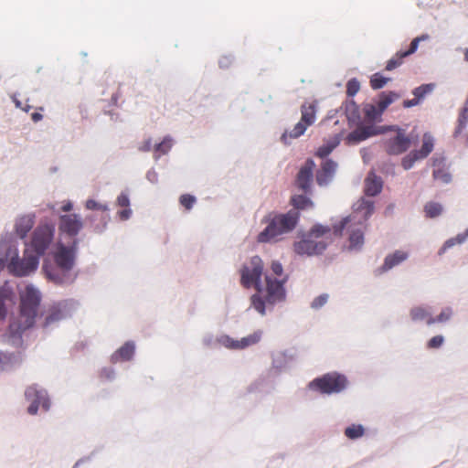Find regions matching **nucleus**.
I'll return each instance as SVG.
<instances>
[{
    "label": "nucleus",
    "instance_id": "nucleus-1",
    "mask_svg": "<svg viewBox=\"0 0 468 468\" xmlns=\"http://www.w3.org/2000/svg\"><path fill=\"white\" fill-rule=\"evenodd\" d=\"M39 303V292L32 285L26 286L20 293L19 319L9 325L10 337L21 338L22 333L34 325Z\"/></svg>",
    "mask_w": 468,
    "mask_h": 468
},
{
    "label": "nucleus",
    "instance_id": "nucleus-2",
    "mask_svg": "<svg viewBox=\"0 0 468 468\" xmlns=\"http://www.w3.org/2000/svg\"><path fill=\"white\" fill-rule=\"evenodd\" d=\"M299 213L290 210L285 214H269L263 219L266 228L259 233L257 240L261 243L276 242L284 234L291 232L296 226Z\"/></svg>",
    "mask_w": 468,
    "mask_h": 468
},
{
    "label": "nucleus",
    "instance_id": "nucleus-3",
    "mask_svg": "<svg viewBox=\"0 0 468 468\" xmlns=\"http://www.w3.org/2000/svg\"><path fill=\"white\" fill-rule=\"evenodd\" d=\"M383 148L388 155H399L406 153L411 146V139L406 131L393 125L384 129Z\"/></svg>",
    "mask_w": 468,
    "mask_h": 468
},
{
    "label": "nucleus",
    "instance_id": "nucleus-4",
    "mask_svg": "<svg viewBox=\"0 0 468 468\" xmlns=\"http://www.w3.org/2000/svg\"><path fill=\"white\" fill-rule=\"evenodd\" d=\"M356 216L345 218L338 225L334 227V234L342 236L345 229L349 232L350 249H359L364 244L365 224L361 221L356 222Z\"/></svg>",
    "mask_w": 468,
    "mask_h": 468
},
{
    "label": "nucleus",
    "instance_id": "nucleus-5",
    "mask_svg": "<svg viewBox=\"0 0 468 468\" xmlns=\"http://www.w3.org/2000/svg\"><path fill=\"white\" fill-rule=\"evenodd\" d=\"M346 385L347 379L344 375L333 372L314 378L309 383L308 387L310 389L317 390L322 394H332L341 392Z\"/></svg>",
    "mask_w": 468,
    "mask_h": 468
},
{
    "label": "nucleus",
    "instance_id": "nucleus-6",
    "mask_svg": "<svg viewBox=\"0 0 468 468\" xmlns=\"http://www.w3.org/2000/svg\"><path fill=\"white\" fill-rule=\"evenodd\" d=\"M263 271V262L259 256H254L245 263L240 270V283L245 288L254 286L259 292H262L261 277Z\"/></svg>",
    "mask_w": 468,
    "mask_h": 468
},
{
    "label": "nucleus",
    "instance_id": "nucleus-7",
    "mask_svg": "<svg viewBox=\"0 0 468 468\" xmlns=\"http://www.w3.org/2000/svg\"><path fill=\"white\" fill-rule=\"evenodd\" d=\"M301 120L297 122L292 131L285 132L282 135V140L287 144V138H298L304 133L306 129L313 125L316 120V108L313 103H304L301 107Z\"/></svg>",
    "mask_w": 468,
    "mask_h": 468
},
{
    "label": "nucleus",
    "instance_id": "nucleus-8",
    "mask_svg": "<svg viewBox=\"0 0 468 468\" xmlns=\"http://www.w3.org/2000/svg\"><path fill=\"white\" fill-rule=\"evenodd\" d=\"M38 262L39 257L29 249H27L24 252L23 259L20 260L18 257L11 259L8 264V270L14 275L23 277L35 271L38 266Z\"/></svg>",
    "mask_w": 468,
    "mask_h": 468
},
{
    "label": "nucleus",
    "instance_id": "nucleus-9",
    "mask_svg": "<svg viewBox=\"0 0 468 468\" xmlns=\"http://www.w3.org/2000/svg\"><path fill=\"white\" fill-rule=\"evenodd\" d=\"M54 238V227L39 225L33 232L30 247L37 257L43 255Z\"/></svg>",
    "mask_w": 468,
    "mask_h": 468
},
{
    "label": "nucleus",
    "instance_id": "nucleus-10",
    "mask_svg": "<svg viewBox=\"0 0 468 468\" xmlns=\"http://www.w3.org/2000/svg\"><path fill=\"white\" fill-rule=\"evenodd\" d=\"M79 239H74L70 246H66L61 242L57 244V250L54 253V261L58 268L64 271H70L76 259Z\"/></svg>",
    "mask_w": 468,
    "mask_h": 468
},
{
    "label": "nucleus",
    "instance_id": "nucleus-11",
    "mask_svg": "<svg viewBox=\"0 0 468 468\" xmlns=\"http://www.w3.org/2000/svg\"><path fill=\"white\" fill-rule=\"evenodd\" d=\"M26 399L30 402L27 412L31 415L37 414L41 406L45 410L49 409L50 403L47 392L36 386L28 387L25 391Z\"/></svg>",
    "mask_w": 468,
    "mask_h": 468
},
{
    "label": "nucleus",
    "instance_id": "nucleus-12",
    "mask_svg": "<svg viewBox=\"0 0 468 468\" xmlns=\"http://www.w3.org/2000/svg\"><path fill=\"white\" fill-rule=\"evenodd\" d=\"M327 247L323 240H316L308 234L303 239L293 244V250L298 255L314 256L321 254Z\"/></svg>",
    "mask_w": 468,
    "mask_h": 468
},
{
    "label": "nucleus",
    "instance_id": "nucleus-13",
    "mask_svg": "<svg viewBox=\"0 0 468 468\" xmlns=\"http://www.w3.org/2000/svg\"><path fill=\"white\" fill-rule=\"evenodd\" d=\"M83 228V221L77 214L62 215L59 218L58 230L70 238H75Z\"/></svg>",
    "mask_w": 468,
    "mask_h": 468
},
{
    "label": "nucleus",
    "instance_id": "nucleus-14",
    "mask_svg": "<svg viewBox=\"0 0 468 468\" xmlns=\"http://www.w3.org/2000/svg\"><path fill=\"white\" fill-rule=\"evenodd\" d=\"M266 281V302L273 304L277 302H281L285 298V289L283 287L286 278L282 280L272 279L271 276H265Z\"/></svg>",
    "mask_w": 468,
    "mask_h": 468
},
{
    "label": "nucleus",
    "instance_id": "nucleus-15",
    "mask_svg": "<svg viewBox=\"0 0 468 468\" xmlns=\"http://www.w3.org/2000/svg\"><path fill=\"white\" fill-rule=\"evenodd\" d=\"M430 39L428 34H422L420 37H415L410 46V48L404 52H398L393 58H391L386 64V70L391 71L402 64L404 58L416 52L419 47V43Z\"/></svg>",
    "mask_w": 468,
    "mask_h": 468
},
{
    "label": "nucleus",
    "instance_id": "nucleus-16",
    "mask_svg": "<svg viewBox=\"0 0 468 468\" xmlns=\"http://www.w3.org/2000/svg\"><path fill=\"white\" fill-rule=\"evenodd\" d=\"M315 164L312 159H308L304 165L300 168L296 176V185L298 188L304 192L310 189L311 183L314 176V169Z\"/></svg>",
    "mask_w": 468,
    "mask_h": 468
},
{
    "label": "nucleus",
    "instance_id": "nucleus-17",
    "mask_svg": "<svg viewBox=\"0 0 468 468\" xmlns=\"http://www.w3.org/2000/svg\"><path fill=\"white\" fill-rule=\"evenodd\" d=\"M336 169V163L333 160H325L321 169L316 173V182L319 186H325L327 185L332 177L334 176V174Z\"/></svg>",
    "mask_w": 468,
    "mask_h": 468
},
{
    "label": "nucleus",
    "instance_id": "nucleus-18",
    "mask_svg": "<svg viewBox=\"0 0 468 468\" xmlns=\"http://www.w3.org/2000/svg\"><path fill=\"white\" fill-rule=\"evenodd\" d=\"M383 182L373 171L369 172L365 179V194L368 197H375L382 190Z\"/></svg>",
    "mask_w": 468,
    "mask_h": 468
},
{
    "label": "nucleus",
    "instance_id": "nucleus-19",
    "mask_svg": "<svg viewBox=\"0 0 468 468\" xmlns=\"http://www.w3.org/2000/svg\"><path fill=\"white\" fill-rule=\"evenodd\" d=\"M377 133V130L373 126H360L351 132L346 139L349 144H357Z\"/></svg>",
    "mask_w": 468,
    "mask_h": 468
},
{
    "label": "nucleus",
    "instance_id": "nucleus-20",
    "mask_svg": "<svg viewBox=\"0 0 468 468\" xmlns=\"http://www.w3.org/2000/svg\"><path fill=\"white\" fill-rule=\"evenodd\" d=\"M35 224V217L33 215H24L19 217L16 221V233L21 239L27 237Z\"/></svg>",
    "mask_w": 468,
    "mask_h": 468
},
{
    "label": "nucleus",
    "instance_id": "nucleus-21",
    "mask_svg": "<svg viewBox=\"0 0 468 468\" xmlns=\"http://www.w3.org/2000/svg\"><path fill=\"white\" fill-rule=\"evenodd\" d=\"M409 257L408 252L403 250H396L391 254L387 255L383 265L380 267L381 272L387 271L399 263L406 261Z\"/></svg>",
    "mask_w": 468,
    "mask_h": 468
},
{
    "label": "nucleus",
    "instance_id": "nucleus-22",
    "mask_svg": "<svg viewBox=\"0 0 468 468\" xmlns=\"http://www.w3.org/2000/svg\"><path fill=\"white\" fill-rule=\"evenodd\" d=\"M134 345L132 342L125 343L112 356V362L128 361L134 354Z\"/></svg>",
    "mask_w": 468,
    "mask_h": 468
},
{
    "label": "nucleus",
    "instance_id": "nucleus-23",
    "mask_svg": "<svg viewBox=\"0 0 468 468\" xmlns=\"http://www.w3.org/2000/svg\"><path fill=\"white\" fill-rule=\"evenodd\" d=\"M400 98V95L395 91H383L378 97L377 103L380 109V112H385L386 109L398 99Z\"/></svg>",
    "mask_w": 468,
    "mask_h": 468
},
{
    "label": "nucleus",
    "instance_id": "nucleus-24",
    "mask_svg": "<svg viewBox=\"0 0 468 468\" xmlns=\"http://www.w3.org/2000/svg\"><path fill=\"white\" fill-rule=\"evenodd\" d=\"M339 144L340 136L335 134L317 149L316 155L320 158L326 157Z\"/></svg>",
    "mask_w": 468,
    "mask_h": 468
},
{
    "label": "nucleus",
    "instance_id": "nucleus-25",
    "mask_svg": "<svg viewBox=\"0 0 468 468\" xmlns=\"http://www.w3.org/2000/svg\"><path fill=\"white\" fill-rule=\"evenodd\" d=\"M262 334L263 333L261 330H257V331L253 332L252 334H250L245 337H242L240 340H238L239 350L245 349V348H248L251 346L258 344L262 337Z\"/></svg>",
    "mask_w": 468,
    "mask_h": 468
},
{
    "label": "nucleus",
    "instance_id": "nucleus-26",
    "mask_svg": "<svg viewBox=\"0 0 468 468\" xmlns=\"http://www.w3.org/2000/svg\"><path fill=\"white\" fill-rule=\"evenodd\" d=\"M434 147V140L430 133H424L422 137V145L421 148L418 151H415L420 159L426 158L433 150Z\"/></svg>",
    "mask_w": 468,
    "mask_h": 468
},
{
    "label": "nucleus",
    "instance_id": "nucleus-27",
    "mask_svg": "<svg viewBox=\"0 0 468 468\" xmlns=\"http://www.w3.org/2000/svg\"><path fill=\"white\" fill-rule=\"evenodd\" d=\"M374 212V202L370 200H367L365 198L361 199L359 205L356 208V215L361 214L363 220L367 221L368 218Z\"/></svg>",
    "mask_w": 468,
    "mask_h": 468
},
{
    "label": "nucleus",
    "instance_id": "nucleus-28",
    "mask_svg": "<svg viewBox=\"0 0 468 468\" xmlns=\"http://www.w3.org/2000/svg\"><path fill=\"white\" fill-rule=\"evenodd\" d=\"M423 210L426 218H434L442 213L443 207L438 202L430 201L425 204Z\"/></svg>",
    "mask_w": 468,
    "mask_h": 468
},
{
    "label": "nucleus",
    "instance_id": "nucleus-29",
    "mask_svg": "<svg viewBox=\"0 0 468 468\" xmlns=\"http://www.w3.org/2000/svg\"><path fill=\"white\" fill-rule=\"evenodd\" d=\"M468 238V230H466L464 233H460L454 238H451L448 240H446L441 247V249L439 250V254L441 255L448 250L449 248L453 247L456 244H462L463 243L466 239Z\"/></svg>",
    "mask_w": 468,
    "mask_h": 468
},
{
    "label": "nucleus",
    "instance_id": "nucleus-30",
    "mask_svg": "<svg viewBox=\"0 0 468 468\" xmlns=\"http://www.w3.org/2000/svg\"><path fill=\"white\" fill-rule=\"evenodd\" d=\"M410 317L413 321H428V319L431 318V314L429 311L421 306L413 307L410 310Z\"/></svg>",
    "mask_w": 468,
    "mask_h": 468
},
{
    "label": "nucleus",
    "instance_id": "nucleus-31",
    "mask_svg": "<svg viewBox=\"0 0 468 468\" xmlns=\"http://www.w3.org/2000/svg\"><path fill=\"white\" fill-rule=\"evenodd\" d=\"M292 205L296 209H304L313 207V202L303 195H297L292 197Z\"/></svg>",
    "mask_w": 468,
    "mask_h": 468
},
{
    "label": "nucleus",
    "instance_id": "nucleus-32",
    "mask_svg": "<svg viewBox=\"0 0 468 468\" xmlns=\"http://www.w3.org/2000/svg\"><path fill=\"white\" fill-rule=\"evenodd\" d=\"M389 80V78H386L380 73H375L370 78V87L373 90H379L383 88Z\"/></svg>",
    "mask_w": 468,
    "mask_h": 468
},
{
    "label": "nucleus",
    "instance_id": "nucleus-33",
    "mask_svg": "<svg viewBox=\"0 0 468 468\" xmlns=\"http://www.w3.org/2000/svg\"><path fill=\"white\" fill-rule=\"evenodd\" d=\"M364 428L362 425H351L345 430V435L351 440L358 439L364 435Z\"/></svg>",
    "mask_w": 468,
    "mask_h": 468
},
{
    "label": "nucleus",
    "instance_id": "nucleus-34",
    "mask_svg": "<svg viewBox=\"0 0 468 468\" xmlns=\"http://www.w3.org/2000/svg\"><path fill=\"white\" fill-rule=\"evenodd\" d=\"M382 113L383 112H380L377 102L376 104H367L365 107V116L370 121L377 120L382 115Z\"/></svg>",
    "mask_w": 468,
    "mask_h": 468
},
{
    "label": "nucleus",
    "instance_id": "nucleus-35",
    "mask_svg": "<svg viewBox=\"0 0 468 468\" xmlns=\"http://www.w3.org/2000/svg\"><path fill=\"white\" fill-rule=\"evenodd\" d=\"M173 146V139L170 136H165L164 140L155 144L154 152L160 154H167Z\"/></svg>",
    "mask_w": 468,
    "mask_h": 468
},
{
    "label": "nucleus",
    "instance_id": "nucleus-36",
    "mask_svg": "<svg viewBox=\"0 0 468 468\" xmlns=\"http://www.w3.org/2000/svg\"><path fill=\"white\" fill-rule=\"evenodd\" d=\"M331 229L328 227H324L323 225H314L309 231L308 235L313 239H316L330 234Z\"/></svg>",
    "mask_w": 468,
    "mask_h": 468
},
{
    "label": "nucleus",
    "instance_id": "nucleus-37",
    "mask_svg": "<svg viewBox=\"0 0 468 468\" xmlns=\"http://www.w3.org/2000/svg\"><path fill=\"white\" fill-rule=\"evenodd\" d=\"M452 314V311L451 308H445L443 309L441 314L437 317H432L428 319L427 324L431 325L435 323H444L450 320L451 316Z\"/></svg>",
    "mask_w": 468,
    "mask_h": 468
},
{
    "label": "nucleus",
    "instance_id": "nucleus-38",
    "mask_svg": "<svg viewBox=\"0 0 468 468\" xmlns=\"http://www.w3.org/2000/svg\"><path fill=\"white\" fill-rule=\"evenodd\" d=\"M418 160H421L420 157L415 151H411L402 158L401 165L405 170H409L414 165L415 162Z\"/></svg>",
    "mask_w": 468,
    "mask_h": 468
},
{
    "label": "nucleus",
    "instance_id": "nucleus-39",
    "mask_svg": "<svg viewBox=\"0 0 468 468\" xmlns=\"http://www.w3.org/2000/svg\"><path fill=\"white\" fill-rule=\"evenodd\" d=\"M218 342L228 349L239 350L238 340H235L229 335H221L220 337L218 338Z\"/></svg>",
    "mask_w": 468,
    "mask_h": 468
},
{
    "label": "nucleus",
    "instance_id": "nucleus-40",
    "mask_svg": "<svg viewBox=\"0 0 468 468\" xmlns=\"http://www.w3.org/2000/svg\"><path fill=\"white\" fill-rule=\"evenodd\" d=\"M433 178L443 184H448L452 180L451 174L445 168H437L433 171Z\"/></svg>",
    "mask_w": 468,
    "mask_h": 468
},
{
    "label": "nucleus",
    "instance_id": "nucleus-41",
    "mask_svg": "<svg viewBox=\"0 0 468 468\" xmlns=\"http://www.w3.org/2000/svg\"><path fill=\"white\" fill-rule=\"evenodd\" d=\"M251 306L261 315L265 314V301L259 294H253L250 298Z\"/></svg>",
    "mask_w": 468,
    "mask_h": 468
},
{
    "label": "nucleus",
    "instance_id": "nucleus-42",
    "mask_svg": "<svg viewBox=\"0 0 468 468\" xmlns=\"http://www.w3.org/2000/svg\"><path fill=\"white\" fill-rule=\"evenodd\" d=\"M434 89V84H423L420 87H417L413 90L412 93L415 97H417L420 101L423 99L428 93L431 92Z\"/></svg>",
    "mask_w": 468,
    "mask_h": 468
},
{
    "label": "nucleus",
    "instance_id": "nucleus-43",
    "mask_svg": "<svg viewBox=\"0 0 468 468\" xmlns=\"http://www.w3.org/2000/svg\"><path fill=\"white\" fill-rule=\"evenodd\" d=\"M11 292L5 287H0V319H4L6 314L5 301L9 297Z\"/></svg>",
    "mask_w": 468,
    "mask_h": 468
},
{
    "label": "nucleus",
    "instance_id": "nucleus-44",
    "mask_svg": "<svg viewBox=\"0 0 468 468\" xmlns=\"http://www.w3.org/2000/svg\"><path fill=\"white\" fill-rule=\"evenodd\" d=\"M467 123H468V111L463 109V111L460 113L459 118H458V125L454 132V135L457 136L458 134H460L463 132V130L466 127Z\"/></svg>",
    "mask_w": 468,
    "mask_h": 468
},
{
    "label": "nucleus",
    "instance_id": "nucleus-45",
    "mask_svg": "<svg viewBox=\"0 0 468 468\" xmlns=\"http://www.w3.org/2000/svg\"><path fill=\"white\" fill-rule=\"evenodd\" d=\"M360 90V82L353 78L346 83V95L348 97H354Z\"/></svg>",
    "mask_w": 468,
    "mask_h": 468
},
{
    "label": "nucleus",
    "instance_id": "nucleus-46",
    "mask_svg": "<svg viewBox=\"0 0 468 468\" xmlns=\"http://www.w3.org/2000/svg\"><path fill=\"white\" fill-rule=\"evenodd\" d=\"M196 201V197L189 194H184L179 198L181 206H183L186 210H190L193 207Z\"/></svg>",
    "mask_w": 468,
    "mask_h": 468
},
{
    "label": "nucleus",
    "instance_id": "nucleus-47",
    "mask_svg": "<svg viewBox=\"0 0 468 468\" xmlns=\"http://www.w3.org/2000/svg\"><path fill=\"white\" fill-rule=\"evenodd\" d=\"M85 207L87 209H90V210L107 211L109 209L107 205L100 204L97 201H95L94 199H88L86 201Z\"/></svg>",
    "mask_w": 468,
    "mask_h": 468
},
{
    "label": "nucleus",
    "instance_id": "nucleus-48",
    "mask_svg": "<svg viewBox=\"0 0 468 468\" xmlns=\"http://www.w3.org/2000/svg\"><path fill=\"white\" fill-rule=\"evenodd\" d=\"M444 343V338L442 335H438L431 337L427 343V348L429 349H436L441 347Z\"/></svg>",
    "mask_w": 468,
    "mask_h": 468
},
{
    "label": "nucleus",
    "instance_id": "nucleus-49",
    "mask_svg": "<svg viewBox=\"0 0 468 468\" xmlns=\"http://www.w3.org/2000/svg\"><path fill=\"white\" fill-rule=\"evenodd\" d=\"M63 317V314L60 310H53L47 317L45 325H48L56 321L60 320Z\"/></svg>",
    "mask_w": 468,
    "mask_h": 468
},
{
    "label": "nucleus",
    "instance_id": "nucleus-50",
    "mask_svg": "<svg viewBox=\"0 0 468 468\" xmlns=\"http://www.w3.org/2000/svg\"><path fill=\"white\" fill-rule=\"evenodd\" d=\"M117 205L122 207H129L130 198L127 193H121V195L117 197Z\"/></svg>",
    "mask_w": 468,
    "mask_h": 468
},
{
    "label": "nucleus",
    "instance_id": "nucleus-51",
    "mask_svg": "<svg viewBox=\"0 0 468 468\" xmlns=\"http://www.w3.org/2000/svg\"><path fill=\"white\" fill-rule=\"evenodd\" d=\"M328 296L326 294H322L316 297L313 303L312 307L314 309L322 307L327 302Z\"/></svg>",
    "mask_w": 468,
    "mask_h": 468
},
{
    "label": "nucleus",
    "instance_id": "nucleus-52",
    "mask_svg": "<svg viewBox=\"0 0 468 468\" xmlns=\"http://www.w3.org/2000/svg\"><path fill=\"white\" fill-rule=\"evenodd\" d=\"M271 271L274 275L281 277L283 272L282 264L279 261H272L271 265Z\"/></svg>",
    "mask_w": 468,
    "mask_h": 468
},
{
    "label": "nucleus",
    "instance_id": "nucleus-53",
    "mask_svg": "<svg viewBox=\"0 0 468 468\" xmlns=\"http://www.w3.org/2000/svg\"><path fill=\"white\" fill-rule=\"evenodd\" d=\"M48 278L51 279L57 284L66 283L69 280V275H65V274L63 275V277H58V275H56L54 273H48Z\"/></svg>",
    "mask_w": 468,
    "mask_h": 468
},
{
    "label": "nucleus",
    "instance_id": "nucleus-54",
    "mask_svg": "<svg viewBox=\"0 0 468 468\" xmlns=\"http://www.w3.org/2000/svg\"><path fill=\"white\" fill-rule=\"evenodd\" d=\"M152 149V139L148 138L144 141L141 145L138 147V150L141 152H149Z\"/></svg>",
    "mask_w": 468,
    "mask_h": 468
},
{
    "label": "nucleus",
    "instance_id": "nucleus-55",
    "mask_svg": "<svg viewBox=\"0 0 468 468\" xmlns=\"http://www.w3.org/2000/svg\"><path fill=\"white\" fill-rule=\"evenodd\" d=\"M232 62L233 58L229 56H223L218 61L220 68H228Z\"/></svg>",
    "mask_w": 468,
    "mask_h": 468
},
{
    "label": "nucleus",
    "instance_id": "nucleus-56",
    "mask_svg": "<svg viewBox=\"0 0 468 468\" xmlns=\"http://www.w3.org/2000/svg\"><path fill=\"white\" fill-rule=\"evenodd\" d=\"M132 215V210L129 207H125L123 210L118 212V216L122 220H127Z\"/></svg>",
    "mask_w": 468,
    "mask_h": 468
},
{
    "label": "nucleus",
    "instance_id": "nucleus-57",
    "mask_svg": "<svg viewBox=\"0 0 468 468\" xmlns=\"http://www.w3.org/2000/svg\"><path fill=\"white\" fill-rule=\"evenodd\" d=\"M420 100L414 96V98L412 100H405L403 101V107L404 108H410V107H413V106H416L420 103Z\"/></svg>",
    "mask_w": 468,
    "mask_h": 468
},
{
    "label": "nucleus",
    "instance_id": "nucleus-58",
    "mask_svg": "<svg viewBox=\"0 0 468 468\" xmlns=\"http://www.w3.org/2000/svg\"><path fill=\"white\" fill-rule=\"evenodd\" d=\"M13 101L17 108L22 109L26 112H27L31 109V106L29 104H26L25 106H22V102L16 98H14Z\"/></svg>",
    "mask_w": 468,
    "mask_h": 468
},
{
    "label": "nucleus",
    "instance_id": "nucleus-59",
    "mask_svg": "<svg viewBox=\"0 0 468 468\" xmlns=\"http://www.w3.org/2000/svg\"><path fill=\"white\" fill-rule=\"evenodd\" d=\"M42 118H43V116H42V114H41V113H39V112H33V113L31 114V119H32V121H33V122H37L41 121V120H42Z\"/></svg>",
    "mask_w": 468,
    "mask_h": 468
},
{
    "label": "nucleus",
    "instance_id": "nucleus-60",
    "mask_svg": "<svg viewBox=\"0 0 468 468\" xmlns=\"http://www.w3.org/2000/svg\"><path fill=\"white\" fill-rule=\"evenodd\" d=\"M61 208L63 211H69L72 208V204L70 202H68L64 204Z\"/></svg>",
    "mask_w": 468,
    "mask_h": 468
},
{
    "label": "nucleus",
    "instance_id": "nucleus-61",
    "mask_svg": "<svg viewBox=\"0 0 468 468\" xmlns=\"http://www.w3.org/2000/svg\"><path fill=\"white\" fill-rule=\"evenodd\" d=\"M464 59L465 61H468V48H466L464 51Z\"/></svg>",
    "mask_w": 468,
    "mask_h": 468
},
{
    "label": "nucleus",
    "instance_id": "nucleus-62",
    "mask_svg": "<svg viewBox=\"0 0 468 468\" xmlns=\"http://www.w3.org/2000/svg\"><path fill=\"white\" fill-rule=\"evenodd\" d=\"M349 103L352 107L356 108V103L353 101H351Z\"/></svg>",
    "mask_w": 468,
    "mask_h": 468
}]
</instances>
